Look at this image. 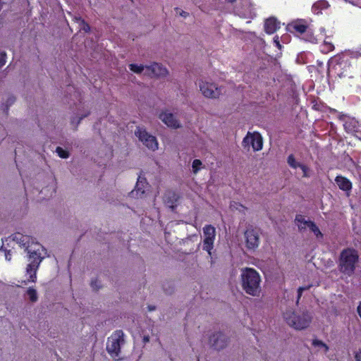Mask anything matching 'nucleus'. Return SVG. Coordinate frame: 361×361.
I'll list each match as a JSON object with an SVG mask.
<instances>
[{"mask_svg":"<svg viewBox=\"0 0 361 361\" xmlns=\"http://www.w3.org/2000/svg\"><path fill=\"white\" fill-rule=\"evenodd\" d=\"M56 152L57 153L59 157L62 159H67L69 157V152L67 150L63 149L61 147H56Z\"/></svg>","mask_w":361,"mask_h":361,"instance_id":"29","label":"nucleus"},{"mask_svg":"<svg viewBox=\"0 0 361 361\" xmlns=\"http://www.w3.org/2000/svg\"><path fill=\"white\" fill-rule=\"evenodd\" d=\"M6 54L4 51H0V67L6 63Z\"/></svg>","mask_w":361,"mask_h":361,"instance_id":"31","label":"nucleus"},{"mask_svg":"<svg viewBox=\"0 0 361 361\" xmlns=\"http://www.w3.org/2000/svg\"><path fill=\"white\" fill-rule=\"evenodd\" d=\"M148 309H149V311H152V310H155V307L154 306L149 305L148 306Z\"/></svg>","mask_w":361,"mask_h":361,"instance_id":"43","label":"nucleus"},{"mask_svg":"<svg viewBox=\"0 0 361 361\" xmlns=\"http://www.w3.org/2000/svg\"><path fill=\"white\" fill-rule=\"evenodd\" d=\"M147 184L146 183V179L143 178V180H141L140 177L138 178L135 190H132L130 194L133 197H142V195L145 194V191L143 188L144 185Z\"/></svg>","mask_w":361,"mask_h":361,"instance_id":"18","label":"nucleus"},{"mask_svg":"<svg viewBox=\"0 0 361 361\" xmlns=\"http://www.w3.org/2000/svg\"><path fill=\"white\" fill-rule=\"evenodd\" d=\"M241 286L248 295L258 296L261 291V277L253 268H245L240 274Z\"/></svg>","mask_w":361,"mask_h":361,"instance_id":"1","label":"nucleus"},{"mask_svg":"<svg viewBox=\"0 0 361 361\" xmlns=\"http://www.w3.org/2000/svg\"><path fill=\"white\" fill-rule=\"evenodd\" d=\"M228 343L227 337L221 332L213 334L209 338V343L216 350L224 348Z\"/></svg>","mask_w":361,"mask_h":361,"instance_id":"13","label":"nucleus"},{"mask_svg":"<svg viewBox=\"0 0 361 361\" xmlns=\"http://www.w3.org/2000/svg\"><path fill=\"white\" fill-rule=\"evenodd\" d=\"M334 49V46L332 44V43L330 42H328L326 40V38H325L324 39L323 44L321 46V51L323 53L327 54V53L333 51Z\"/></svg>","mask_w":361,"mask_h":361,"instance_id":"24","label":"nucleus"},{"mask_svg":"<svg viewBox=\"0 0 361 361\" xmlns=\"http://www.w3.org/2000/svg\"><path fill=\"white\" fill-rule=\"evenodd\" d=\"M288 164L292 168H293V154H290L288 157Z\"/></svg>","mask_w":361,"mask_h":361,"instance_id":"33","label":"nucleus"},{"mask_svg":"<svg viewBox=\"0 0 361 361\" xmlns=\"http://www.w3.org/2000/svg\"><path fill=\"white\" fill-rule=\"evenodd\" d=\"M124 343V334L122 330L115 331L108 338L106 350L114 358L118 357L121 353V345Z\"/></svg>","mask_w":361,"mask_h":361,"instance_id":"5","label":"nucleus"},{"mask_svg":"<svg viewBox=\"0 0 361 361\" xmlns=\"http://www.w3.org/2000/svg\"><path fill=\"white\" fill-rule=\"evenodd\" d=\"M202 165V161L200 159H194L192 164V169L193 173L196 174L201 169Z\"/></svg>","mask_w":361,"mask_h":361,"instance_id":"28","label":"nucleus"},{"mask_svg":"<svg viewBox=\"0 0 361 361\" xmlns=\"http://www.w3.org/2000/svg\"><path fill=\"white\" fill-rule=\"evenodd\" d=\"M79 29L80 30H83L85 32H89L90 31V26L85 20H80V23L79 24Z\"/></svg>","mask_w":361,"mask_h":361,"instance_id":"30","label":"nucleus"},{"mask_svg":"<svg viewBox=\"0 0 361 361\" xmlns=\"http://www.w3.org/2000/svg\"><path fill=\"white\" fill-rule=\"evenodd\" d=\"M200 90L205 97L218 98L221 94V90L214 82L200 80L199 82Z\"/></svg>","mask_w":361,"mask_h":361,"instance_id":"9","label":"nucleus"},{"mask_svg":"<svg viewBox=\"0 0 361 361\" xmlns=\"http://www.w3.org/2000/svg\"><path fill=\"white\" fill-rule=\"evenodd\" d=\"M283 318L290 326H293V311L292 309L288 310L283 313Z\"/></svg>","mask_w":361,"mask_h":361,"instance_id":"23","label":"nucleus"},{"mask_svg":"<svg viewBox=\"0 0 361 361\" xmlns=\"http://www.w3.org/2000/svg\"><path fill=\"white\" fill-rule=\"evenodd\" d=\"M245 245L247 250H255L258 247L260 239L259 231L256 228H248L245 231Z\"/></svg>","mask_w":361,"mask_h":361,"instance_id":"10","label":"nucleus"},{"mask_svg":"<svg viewBox=\"0 0 361 361\" xmlns=\"http://www.w3.org/2000/svg\"><path fill=\"white\" fill-rule=\"evenodd\" d=\"M35 245L39 247H41V245L39 244H38V243H36Z\"/></svg>","mask_w":361,"mask_h":361,"instance_id":"48","label":"nucleus"},{"mask_svg":"<svg viewBox=\"0 0 361 361\" xmlns=\"http://www.w3.org/2000/svg\"><path fill=\"white\" fill-rule=\"evenodd\" d=\"M325 36V29L320 28V35L314 36L308 23L302 19L295 20V37L311 43H318Z\"/></svg>","mask_w":361,"mask_h":361,"instance_id":"4","label":"nucleus"},{"mask_svg":"<svg viewBox=\"0 0 361 361\" xmlns=\"http://www.w3.org/2000/svg\"><path fill=\"white\" fill-rule=\"evenodd\" d=\"M26 293H27V296L29 297L30 300L32 302H35L37 300V299H38L37 293L35 288H31V287L28 288V289L26 291Z\"/></svg>","mask_w":361,"mask_h":361,"instance_id":"26","label":"nucleus"},{"mask_svg":"<svg viewBox=\"0 0 361 361\" xmlns=\"http://www.w3.org/2000/svg\"><path fill=\"white\" fill-rule=\"evenodd\" d=\"M159 118L169 127L178 128L180 127L179 121L174 115L168 111L161 112L159 114Z\"/></svg>","mask_w":361,"mask_h":361,"instance_id":"15","label":"nucleus"},{"mask_svg":"<svg viewBox=\"0 0 361 361\" xmlns=\"http://www.w3.org/2000/svg\"><path fill=\"white\" fill-rule=\"evenodd\" d=\"M351 3L353 4V5H355L360 8H361V0H353L351 1Z\"/></svg>","mask_w":361,"mask_h":361,"instance_id":"36","label":"nucleus"},{"mask_svg":"<svg viewBox=\"0 0 361 361\" xmlns=\"http://www.w3.org/2000/svg\"><path fill=\"white\" fill-rule=\"evenodd\" d=\"M343 127L348 133H352L355 136H358L357 133L360 131L361 126L358 122L353 118L348 117L344 120Z\"/></svg>","mask_w":361,"mask_h":361,"instance_id":"14","label":"nucleus"},{"mask_svg":"<svg viewBox=\"0 0 361 361\" xmlns=\"http://www.w3.org/2000/svg\"><path fill=\"white\" fill-rule=\"evenodd\" d=\"M203 235L202 250L211 255L216 238V228L210 224L206 225L203 228Z\"/></svg>","mask_w":361,"mask_h":361,"instance_id":"8","label":"nucleus"},{"mask_svg":"<svg viewBox=\"0 0 361 361\" xmlns=\"http://www.w3.org/2000/svg\"><path fill=\"white\" fill-rule=\"evenodd\" d=\"M88 114H85V115L82 116L81 117H80L79 121H78V123H80V121L83 118L86 117Z\"/></svg>","mask_w":361,"mask_h":361,"instance_id":"45","label":"nucleus"},{"mask_svg":"<svg viewBox=\"0 0 361 361\" xmlns=\"http://www.w3.org/2000/svg\"><path fill=\"white\" fill-rule=\"evenodd\" d=\"M145 67L143 65H137L135 63H131L129 65V68L131 71L135 73H141L143 71H145Z\"/></svg>","mask_w":361,"mask_h":361,"instance_id":"27","label":"nucleus"},{"mask_svg":"<svg viewBox=\"0 0 361 361\" xmlns=\"http://www.w3.org/2000/svg\"><path fill=\"white\" fill-rule=\"evenodd\" d=\"M180 15L184 18H186L187 16H188L189 13L185 12V11H182L180 13Z\"/></svg>","mask_w":361,"mask_h":361,"instance_id":"40","label":"nucleus"},{"mask_svg":"<svg viewBox=\"0 0 361 361\" xmlns=\"http://www.w3.org/2000/svg\"><path fill=\"white\" fill-rule=\"evenodd\" d=\"M143 340L145 343L148 342L149 341V336H145Z\"/></svg>","mask_w":361,"mask_h":361,"instance_id":"44","label":"nucleus"},{"mask_svg":"<svg viewBox=\"0 0 361 361\" xmlns=\"http://www.w3.org/2000/svg\"><path fill=\"white\" fill-rule=\"evenodd\" d=\"M353 56H361V48H360L355 53H354Z\"/></svg>","mask_w":361,"mask_h":361,"instance_id":"39","label":"nucleus"},{"mask_svg":"<svg viewBox=\"0 0 361 361\" xmlns=\"http://www.w3.org/2000/svg\"><path fill=\"white\" fill-rule=\"evenodd\" d=\"M308 288H309V287L299 288L298 291V297H300L302 290L308 289Z\"/></svg>","mask_w":361,"mask_h":361,"instance_id":"38","label":"nucleus"},{"mask_svg":"<svg viewBox=\"0 0 361 361\" xmlns=\"http://www.w3.org/2000/svg\"><path fill=\"white\" fill-rule=\"evenodd\" d=\"M280 27V23L275 18H269L264 23V30L267 34L274 33Z\"/></svg>","mask_w":361,"mask_h":361,"instance_id":"17","label":"nucleus"},{"mask_svg":"<svg viewBox=\"0 0 361 361\" xmlns=\"http://www.w3.org/2000/svg\"><path fill=\"white\" fill-rule=\"evenodd\" d=\"M298 222L299 229H310L317 238H321L322 234L319 228L312 221H307L302 216H296L295 218V223Z\"/></svg>","mask_w":361,"mask_h":361,"instance_id":"12","label":"nucleus"},{"mask_svg":"<svg viewBox=\"0 0 361 361\" xmlns=\"http://www.w3.org/2000/svg\"><path fill=\"white\" fill-rule=\"evenodd\" d=\"M227 2L228 3H231V4H233L234 3L236 0H226Z\"/></svg>","mask_w":361,"mask_h":361,"instance_id":"46","label":"nucleus"},{"mask_svg":"<svg viewBox=\"0 0 361 361\" xmlns=\"http://www.w3.org/2000/svg\"><path fill=\"white\" fill-rule=\"evenodd\" d=\"M84 19L82 18L80 16H73V20L77 23H78V25L80 23V20H83Z\"/></svg>","mask_w":361,"mask_h":361,"instance_id":"34","label":"nucleus"},{"mask_svg":"<svg viewBox=\"0 0 361 361\" xmlns=\"http://www.w3.org/2000/svg\"><path fill=\"white\" fill-rule=\"evenodd\" d=\"M311 322V316L309 313L303 314L295 320V329H302L307 327Z\"/></svg>","mask_w":361,"mask_h":361,"instance_id":"16","label":"nucleus"},{"mask_svg":"<svg viewBox=\"0 0 361 361\" xmlns=\"http://www.w3.org/2000/svg\"><path fill=\"white\" fill-rule=\"evenodd\" d=\"M99 282L98 281L97 279H94V280H92L91 281V287L94 289V290H99L100 288V285L99 284Z\"/></svg>","mask_w":361,"mask_h":361,"instance_id":"32","label":"nucleus"},{"mask_svg":"<svg viewBox=\"0 0 361 361\" xmlns=\"http://www.w3.org/2000/svg\"><path fill=\"white\" fill-rule=\"evenodd\" d=\"M135 135L138 137L139 140L143 143L149 149L155 151L158 149V142L157 138L149 134L145 128L137 127Z\"/></svg>","mask_w":361,"mask_h":361,"instance_id":"7","label":"nucleus"},{"mask_svg":"<svg viewBox=\"0 0 361 361\" xmlns=\"http://www.w3.org/2000/svg\"><path fill=\"white\" fill-rule=\"evenodd\" d=\"M243 147L248 149L251 147L253 151L257 152L262 149L263 139L261 134L258 132H248L242 142Z\"/></svg>","mask_w":361,"mask_h":361,"instance_id":"6","label":"nucleus"},{"mask_svg":"<svg viewBox=\"0 0 361 361\" xmlns=\"http://www.w3.org/2000/svg\"><path fill=\"white\" fill-rule=\"evenodd\" d=\"M274 42L276 43L277 46H281L279 42L277 39H275Z\"/></svg>","mask_w":361,"mask_h":361,"instance_id":"47","label":"nucleus"},{"mask_svg":"<svg viewBox=\"0 0 361 361\" xmlns=\"http://www.w3.org/2000/svg\"><path fill=\"white\" fill-rule=\"evenodd\" d=\"M294 168L295 173H299L300 171L303 176H308L309 169L305 165L295 163Z\"/></svg>","mask_w":361,"mask_h":361,"instance_id":"25","label":"nucleus"},{"mask_svg":"<svg viewBox=\"0 0 361 361\" xmlns=\"http://www.w3.org/2000/svg\"><path fill=\"white\" fill-rule=\"evenodd\" d=\"M168 73L167 69L161 64L153 63L150 66L145 67V74L151 78H161L166 76Z\"/></svg>","mask_w":361,"mask_h":361,"instance_id":"11","label":"nucleus"},{"mask_svg":"<svg viewBox=\"0 0 361 361\" xmlns=\"http://www.w3.org/2000/svg\"><path fill=\"white\" fill-rule=\"evenodd\" d=\"M28 238L27 236H21L20 240L23 243V245L25 247V251L29 254V258L32 259V262L27 264L26 268V272L29 275V278L27 281H25L26 284L27 282L35 283L37 281V271L39 268V264L42 260V257H41V253L39 252V249L32 250L30 248V246H25L26 243H24L25 240Z\"/></svg>","mask_w":361,"mask_h":361,"instance_id":"3","label":"nucleus"},{"mask_svg":"<svg viewBox=\"0 0 361 361\" xmlns=\"http://www.w3.org/2000/svg\"><path fill=\"white\" fill-rule=\"evenodd\" d=\"M359 256L357 252L351 248L343 250L339 259L340 271L348 276H352L358 262Z\"/></svg>","mask_w":361,"mask_h":361,"instance_id":"2","label":"nucleus"},{"mask_svg":"<svg viewBox=\"0 0 361 361\" xmlns=\"http://www.w3.org/2000/svg\"><path fill=\"white\" fill-rule=\"evenodd\" d=\"M312 345L317 349L319 352L326 353L329 350V347L327 345L322 341L315 339L312 341Z\"/></svg>","mask_w":361,"mask_h":361,"instance_id":"22","label":"nucleus"},{"mask_svg":"<svg viewBox=\"0 0 361 361\" xmlns=\"http://www.w3.org/2000/svg\"><path fill=\"white\" fill-rule=\"evenodd\" d=\"M11 256H12V254L11 252V250H7L6 254H5L6 259L8 260V261H11Z\"/></svg>","mask_w":361,"mask_h":361,"instance_id":"35","label":"nucleus"},{"mask_svg":"<svg viewBox=\"0 0 361 361\" xmlns=\"http://www.w3.org/2000/svg\"><path fill=\"white\" fill-rule=\"evenodd\" d=\"M235 204L238 205V207H236V209H238V207H241L243 209H246L245 207H244L243 204H240V203H236V202H234Z\"/></svg>","mask_w":361,"mask_h":361,"instance_id":"41","label":"nucleus"},{"mask_svg":"<svg viewBox=\"0 0 361 361\" xmlns=\"http://www.w3.org/2000/svg\"><path fill=\"white\" fill-rule=\"evenodd\" d=\"M335 181L338 188L344 191H350L352 188L351 182L346 178L338 176H336Z\"/></svg>","mask_w":361,"mask_h":361,"instance_id":"19","label":"nucleus"},{"mask_svg":"<svg viewBox=\"0 0 361 361\" xmlns=\"http://www.w3.org/2000/svg\"><path fill=\"white\" fill-rule=\"evenodd\" d=\"M355 361H361V351L357 352L355 355Z\"/></svg>","mask_w":361,"mask_h":361,"instance_id":"37","label":"nucleus"},{"mask_svg":"<svg viewBox=\"0 0 361 361\" xmlns=\"http://www.w3.org/2000/svg\"><path fill=\"white\" fill-rule=\"evenodd\" d=\"M15 101V98L14 97H11V98H9L8 100V102H9V104H11L14 102Z\"/></svg>","mask_w":361,"mask_h":361,"instance_id":"42","label":"nucleus"},{"mask_svg":"<svg viewBox=\"0 0 361 361\" xmlns=\"http://www.w3.org/2000/svg\"><path fill=\"white\" fill-rule=\"evenodd\" d=\"M164 200L171 209H173L175 207L174 204L178 200V197L174 192L169 191L164 195Z\"/></svg>","mask_w":361,"mask_h":361,"instance_id":"20","label":"nucleus"},{"mask_svg":"<svg viewBox=\"0 0 361 361\" xmlns=\"http://www.w3.org/2000/svg\"><path fill=\"white\" fill-rule=\"evenodd\" d=\"M329 6V4L325 0H320L314 3L312 7V11L314 14H319L322 13L323 9L326 8Z\"/></svg>","mask_w":361,"mask_h":361,"instance_id":"21","label":"nucleus"}]
</instances>
